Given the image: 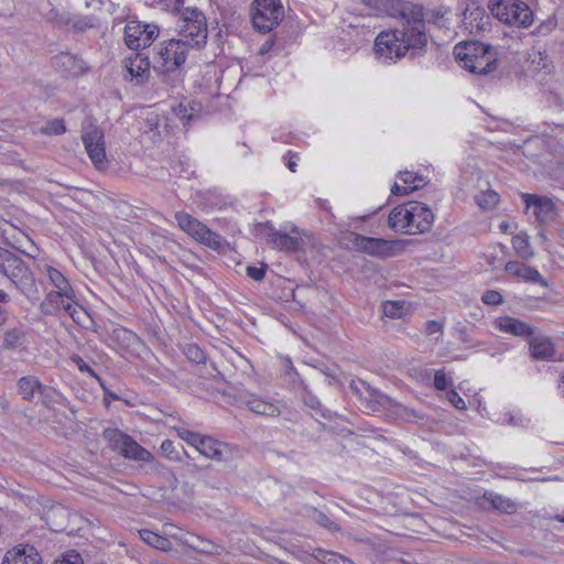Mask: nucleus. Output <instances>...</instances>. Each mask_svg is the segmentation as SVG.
<instances>
[{"instance_id": "7", "label": "nucleus", "mask_w": 564, "mask_h": 564, "mask_svg": "<svg viewBox=\"0 0 564 564\" xmlns=\"http://www.w3.org/2000/svg\"><path fill=\"white\" fill-rule=\"evenodd\" d=\"M196 449L203 456L223 463L234 460L239 454V448L237 446L207 435H203Z\"/></svg>"}, {"instance_id": "19", "label": "nucleus", "mask_w": 564, "mask_h": 564, "mask_svg": "<svg viewBox=\"0 0 564 564\" xmlns=\"http://www.w3.org/2000/svg\"><path fill=\"white\" fill-rule=\"evenodd\" d=\"M530 352L535 360H553L556 349L550 337H533L529 340Z\"/></svg>"}, {"instance_id": "44", "label": "nucleus", "mask_w": 564, "mask_h": 564, "mask_svg": "<svg viewBox=\"0 0 564 564\" xmlns=\"http://www.w3.org/2000/svg\"><path fill=\"white\" fill-rule=\"evenodd\" d=\"M395 413L403 420L416 422L424 419V415L414 409H409L401 404H395Z\"/></svg>"}, {"instance_id": "15", "label": "nucleus", "mask_w": 564, "mask_h": 564, "mask_svg": "<svg viewBox=\"0 0 564 564\" xmlns=\"http://www.w3.org/2000/svg\"><path fill=\"white\" fill-rule=\"evenodd\" d=\"M1 564H42V557L32 545H18L8 551Z\"/></svg>"}, {"instance_id": "12", "label": "nucleus", "mask_w": 564, "mask_h": 564, "mask_svg": "<svg viewBox=\"0 0 564 564\" xmlns=\"http://www.w3.org/2000/svg\"><path fill=\"white\" fill-rule=\"evenodd\" d=\"M527 209L533 208V215L541 225L549 224L555 219V205L551 198L535 194H522Z\"/></svg>"}, {"instance_id": "34", "label": "nucleus", "mask_w": 564, "mask_h": 564, "mask_svg": "<svg viewBox=\"0 0 564 564\" xmlns=\"http://www.w3.org/2000/svg\"><path fill=\"white\" fill-rule=\"evenodd\" d=\"M197 241L216 251L224 250L228 245L224 237L212 231L208 227L206 228V232H204L202 238H199Z\"/></svg>"}, {"instance_id": "18", "label": "nucleus", "mask_w": 564, "mask_h": 564, "mask_svg": "<svg viewBox=\"0 0 564 564\" xmlns=\"http://www.w3.org/2000/svg\"><path fill=\"white\" fill-rule=\"evenodd\" d=\"M505 270L510 275L521 278L525 282L539 283L543 286H546L547 283L545 279L540 274V272L529 265H525L518 261H509L506 263Z\"/></svg>"}, {"instance_id": "32", "label": "nucleus", "mask_w": 564, "mask_h": 564, "mask_svg": "<svg viewBox=\"0 0 564 564\" xmlns=\"http://www.w3.org/2000/svg\"><path fill=\"white\" fill-rule=\"evenodd\" d=\"M161 451L170 460L181 462L183 455L186 456L187 458H191V456L186 453V451L181 444H176L171 440H165L162 442Z\"/></svg>"}, {"instance_id": "37", "label": "nucleus", "mask_w": 564, "mask_h": 564, "mask_svg": "<svg viewBox=\"0 0 564 564\" xmlns=\"http://www.w3.org/2000/svg\"><path fill=\"white\" fill-rule=\"evenodd\" d=\"M477 205L482 209H491L499 202V195L492 189L480 192L476 197Z\"/></svg>"}, {"instance_id": "64", "label": "nucleus", "mask_w": 564, "mask_h": 564, "mask_svg": "<svg viewBox=\"0 0 564 564\" xmlns=\"http://www.w3.org/2000/svg\"><path fill=\"white\" fill-rule=\"evenodd\" d=\"M420 188V185H413V186H400L399 184L394 183V185L391 188V193L393 195H406L410 192H413L415 189Z\"/></svg>"}, {"instance_id": "8", "label": "nucleus", "mask_w": 564, "mask_h": 564, "mask_svg": "<svg viewBox=\"0 0 564 564\" xmlns=\"http://www.w3.org/2000/svg\"><path fill=\"white\" fill-rule=\"evenodd\" d=\"M347 240L352 249L372 257L384 258L392 254L393 242L382 238L366 237L357 232H350Z\"/></svg>"}, {"instance_id": "21", "label": "nucleus", "mask_w": 564, "mask_h": 564, "mask_svg": "<svg viewBox=\"0 0 564 564\" xmlns=\"http://www.w3.org/2000/svg\"><path fill=\"white\" fill-rule=\"evenodd\" d=\"M411 213L409 208V202L402 205L395 206L389 214L388 224L391 229L397 232L408 235L411 224Z\"/></svg>"}, {"instance_id": "40", "label": "nucleus", "mask_w": 564, "mask_h": 564, "mask_svg": "<svg viewBox=\"0 0 564 564\" xmlns=\"http://www.w3.org/2000/svg\"><path fill=\"white\" fill-rule=\"evenodd\" d=\"M474 64L478 66L477 68H475V72H473L474 74H488L496 69L497 66L494 56L489 55L476 56Z\"/></svg>"}, {"instance_id": "33", "label": "nucleus", "mask_w": 564, "mask_h": 564, "mask_svg": "<svg viewBox=\"0 0 564 564\" xmlns=\"http://www.w3.org/2000/svg\"><path fill=\"white\" fill-rule=\"evenodd\" d=\"M512 247L518 256L522 259L527 260L534 256V252L529 243V236L524 232L513 236Z\"/></svg>"}, {"instance_id": "27", "label": "nucleus", "mask_w": 564, "mask_h": 564, "mask_svg": "<svg viewBox=\"0 0 564 564\" xmlns=\"http://www.w3.org/2000/svg\"><path fill=\"white\" fill-rule=\"evenodd\" d=\"M463 14V21L465 24H469L470 32H473L474 29H476L477 32L486 31L490 25V17L480 8H475L471 11L466 9Z\"/></svg>"}, {"instance_id": "36", "label": "nucleus", "mask_w": 564, "mask_h": 564, "mask_svg": "<svg viewBox=\"0 0 564 564\" xmlns=\"http://www.w3.org/2000/svg\"><path fill=\"white\" fill-rule=\"evenodd\" d=\"M451 12L449 8L441 6L427 12V21L438 28H447L448 19L446 15Z\"/></svg>"}, {"instance_id": "28", "label": "nucleus", "mask_w": 564, "mask_h": 564, "mask_svg": "<svg viewBox=\"0 0 564 564\" xmlns=\"http://www.w3.org/2000/svg\"><path fill=\"white\" fill-rule=\"evenodd\" d=\"M482 499L488 501L492 509L500 512L511 514L517 511V503L513 500L492 491H486Z\"/></svg>"}, {"instance_id": "23", "label": "nucleus", "mask_w": 564, "mask_h": 564, "mask_svg": "<svg viewBox=\"0 0 564 564\" xmlns=\"http://www.w3.org/2000/svg\"><path fill=\"white\" fill-rule=\"evenodd\" d=\"M47 276L52 284L57 289L55 293H50V297H74V290L64 274L53 267H47Z\"/></svg>"}, {"instance_id": "30", "label": "nucleus", "mask_w": 564, "mask_h": 564, "mask_svg": "<svg viewBox=\"0 0 564 564\" xmlns=\"http://www.w3.org/2000/svg\"><path fill=\"white\" fill-rule=\"evenodd\" d=\"M139 535L142 541L156 550L165 552L172 550V543L167 538L162 536L151 530H140Z\"/></svg>"}, {"instance_id": "54", "label": "nucleus", "mask_w": 564, "mask_h": 564, "mask_svg": "<svg viewBox=\"0 0 564 564\" xmlns=\"http://www.w3.org/2000/svg\"><path fill=\"white\" fill-rule=\"evenodd\" d=\"M481 300L485 304H488V305H499L503 301L502 295L498 291H494V290L486 291L482 294Z\"/></svg>"}, {"instance_id": "6", "label": "nucleus", "mask_w": 564, "mask_h": 564, "mask_svg": "<svg viewBox=\"0 0 564 564\" xmlns=\"http://www.w3.org/2000/svg\"><path fill=\"white\" fill-rule=\"evenodd\" d=\"M0 273L11 280V282L26 295L35 291V280L29 265L17 254L13 256Z\"/></svg>"}, {"instance_id": "38", "label": "nucleus", "mask_w": 564, "mask_h": 564, "mask_svg": "<svg viewBox=\"0 0 564 564\" xmlns=\"http://www.w3.org/2000/svg\"><path fill=\"white\" fill-rule=\"evenodd\" d=\"M65 132V121L61 118L50 120L40 128V133L44 135H61Z\"/></svg>"}, {"instance_id": "49", "label": "nucleus", "mask_w": 564, "mask_h": 564, "mask_svg": "<svg viewBox=\"0 0 564 564\" xmlns=\"http://www.w3.org/2000/svg\"><path fill=\"white\" fill-rule=\"evenodd\" d=\"M402 304L400 302L387 301L383 304V314L391 318H398L401 316Z\"/></svg>"}, {"instance_id": "55", "label": "nucleus", "mask_w": 564, "mask_h": 564, "mask_svg": "<svg viewBox=\"0 0 564 564\" xmlns=\"http://www.w3.org/2000/svg\"><path fill=\"white\" fill-rule=\"evenodd\" d=\"M72 360L73 362L77 366L78 370L80 372H87L89 373L93 378H96L97 380H100V378L98 377V375L93 370V368L87 365L84 359L78 356V355H74L72 357Z\"/></svg>"}, {"instance_id": "61", "label": "nucleus", "mask_w": 564, "mask_h": 564, "mask_svg": "<svg viewBox=\"0 0 564 564\" xmlns=\"http://www.w3.org/2000/svg\"><path fill=\"white\" fill-rule=\"evenodd\" d=\"M442 332H443L442 323H440L437 321H427L426 322V324H425V334L427 336H432L433 334L442 333Z\"/></svg>"}, {"instance_id": "4", "label": "nucleus", "mask_w": 564, "mask_h": 564, "mask_svg": "<svg viewBox=\"0 0 564 564\" xmlns=\"http://www.w3.org/2000/svg\"><path fill=\"white\" fill-rule=\"evenodd\" d=\"M178 26L181 39L185 41V45L193 47L205 44L207 39V23L202 11L193 8L183 9Z\"/></svg>"}, {"instance_id": "60", "label": "nucleus", "mask_w": 564, "mask_h": 564, "mask_svg": "<svg viewBox=\"0 0 564 564\" xmlns=\"http://www.w3.org/2000/svg\"><path fill=\"white\" fill-rule=\"evenodd\" d=\"M69 25H72V28H73L74 30L79 31V32H83V31H85L86 29L91 28V26H93V23H91L90 19H88V18H78V19H76V20H74V19L72 18V22H70V24H69Z\"/></svg>"}, {"instance_id": "56", "label": "nucleus", "mask_w": 564, "mask_h": 564, "mask_svg": "<svg viewBox=\"0 0 564 564\" xmlns=\"http://www.w3.org/2000/svg\"><path fill=\"white\" fill-rule=\"evenodd\" d=\"M207 468H209V466L207 467H202L195 463H192V462H186L184 465H183V470L186 475L188 476H192V477H199Z\"/></svg>"}, {"instance_id": "22", "label": "nucleus", "mask_w": 564, "mask_h": 564, "mask_svg": "<svg viewBox=\"0 0 564 564\" xmlns=\"http://www.w3.org/2000/svg\"><path fill=\"white\" fill-rule=\"evenodd\" d=\"M177 226L196 241L206 232L207 226L185 212L175 213Z\"/></svg>"}, {"instance_id": "26", "label": "nucleus", "mask_w": 564, "mask_h": 564, "mask_svg": "<svg viewBox=\"0 0 564 564\" xmlns=\"http://www.w3.org/2000/svg\"><path fill=\"white\" fill-rule=\"evenodd\" d=\"M124 458L135 462H151L154 459L153 455L138 444L131 436L123 443V447L119 452Z\"/></svg>"}, {"instance_id": "41", "label": "nucleus", "mask_w": 564, "mask_h": 564, "mask_svg": "<svg viewBox=\"0 0 564 564\" xmlns=\"http://www.w3.org/2000/svg\"><path fill=\"white\" fill-rule=\"evenodd\" d=\"M312 518L313 520L319 524L321 527L327 529L330 532H338L340 531L339 524L332 521L323 511H319L317 509H313L312 511Z\"/></svg>"}, {"instance_id": "3", "label": "nucleus", "mask_w": 564, "mask_h": 564, "mask_svg": "<svg viewBox=\"0 0 564 564\" xmlns=\"http://www.w3.org/2000/svg\"><path fill=\"white\" fill-rule=\"evenodd\" d=\"M284 9L281 0H253L251 4V20L253 28L268 33L283 20Z\"/></svg>"}, {"instance_id": "58", "label": "nucleus", "mask_w": 564, "mask_h": 564, "mask_svg": "<svg viewBox=\"0 0 564 564\" xmlns=\"http://www.w3.org/2000/svg\"><path fill=\"white\" fill-rule=\"evenodd\" d=\"M176 117L184 120L185 122H191L194 119V115L188 111L186 105L180 104L173 109Z\"/></svg>"}, {"instance_id": "63", "label": "nucleus", "mask_w": 564, "mask_h": 564, "mask_svg": "<svg viewBox=\"0 0 564 564\" xmlns=\"http://www.w3.org/2000/svg\"><path fill=\"white\" fill-rule=\"evenodd\" d=\"M204 538L195 534H189L186 539L183 540V543L188 546L189 549L197 552L198 545H200V542Z\"/></svg>"}, {"instance_id": "39", "label": "nucleus", "mask_w": 564, "mask_h": 564, "mask_svg": "<svg viewBox=\"0 0 564 564\" xmlns=\"http://www.w3.org/2000/svg\"><path fill=\"white\" fill-rule=\"evenodd\" d=\"M24 341V333L20 328H12L4 334L3 347L15 349Z\"/></svg>"}, {"instance_id": "48", "label": "nucleus", "mask_w": 564, "mask_h": 564, "mask_svg": "<svg viewBox=\"0 0 564 564\" xmlns=\"http://www.w3.org/2000/svg\"><path fill=\"white\" fill-rule=\"evenodd\" d=\"M197 552H200L204 554H209V555H214V554L219 555L224 552V547L207 540V539H203L200 542V545H198Z\"/></svg>"}, {"instance_id": "1", "label": "nucleus", "mask_w": 564, "mask_h": 564, "mask_svg": "<svg viewBox=\"0 0 564 564\" xmlns=\"http://www.w3.org/2000/svg\"><path fill=\"white\" fill-rule=\"evenodd\" d=\"M392 2H397L400 6L403 23L402 28L397 30L405 54L410 51L412 56L423 53L427 45V35L422 7L404 6L401 0H392Z\"/></svg>"}, {"instance_id": "16", "label": "nucleus", "mask_w": 564, "mask_h": 564, "mask_svg": "<svg viewBox=\"0 0 564 564\" xmlns=\"http://www.w3.org/2000/svg\"><path fill=\"white\" fill-rule=\"evenodd\" d=\"M55 66L65 77H77L83 75L87 67L86 63L76 55L62 52L54 57Z\"/></svg>"}, {"instance_id": "20", "label": "nucleus", "mask_w": 564, "mask_h": 564, "mask_svg": "<svg viewBox=\"0 0 564 564\" xmlns=\"http://www.w3.org/2000/svg\"><path fill=\"white\" fill-rule=\"evenodd\" d=\"M497 325L501 332L513 336L530 337L535 333L532 326L511 316L499 317L497 319Z\"/></svg>"}, {"instance_id": "57", "label": "nucleus", "mask_w": 564, "mask_h": 564, "mask_svg": "<svg viewBox=\"0 0 564 564\" xmlns=\"http://www.w3.org/2000/svg\"><path fill=\"white\" fill-rule=\"evenodd\" d=\"M267 265L262 264L261 267H247V275L254 281H262L265 276Z\"/></svg>"}, {"instance_id": "11", "label": "nucleus", "mask_w": 564, "mask_h": 564, "mask_svg": "<svg viewBox=\"0 0 564 564\" xmlns=\"http://www.w3.org/2000/svg\"><path fill=\"white\" fill-rule=\"evenodd\" d=\"M411 215L410 229L408 235L424 234L430 231L434 223V214L432 209L420 202H409Z\"/></svg>"}, {"instance_id": "35", "label": "nucleus", "mask_w": 564, "mask_h": 564, "mask_svg": "<svg viewBox=\"0 0 564 564\" xmlns=\"http://www.w3.org/2000/svg\"><path fill=\"white\" fill-rule=\"evenodd\" d=\"M102 436L108 442L109 446L117 452L121 451L123 443L130 437L128 434L117 429H106Z\"/></svg>"}, {"instance_id": "14", "label": "nucleus", "mask_w": 564, "mask_h": 564, "mask_svg": "<svg viewBox=\"0 0 564 564\" xmlns=\"http://www.w3.org/2000/svg\"><path fill=\"white\" fill-rule=\"evenodd\" d=\"M149 57L142 53H133L123 59L124 78L135 84L144 83L150 75Z\"/></svg>"}, {"instance_id": "53", "label": "nucleus", "mask_w": 564, "mask_h": 564, "mask_svg": "<svg viewBox=\"0 0 564 564\" xmlns=\"http://www.w3.org/2000/svg\"><path fill=\"white\" fill-rule=\"evenodd\" d=\"M143 47L150 46L159 35V28L155 24H144Z\"/></svg>"}, {"instance_id": "13", "label": "nucleus", "mask_w": 564, "mask_h": 564, "mask_svg": "<svg viewBox=\"0 0 564 564\" xmlns=\"http://www.w3.org/2000/svg\"><path fill=\"white\" fill-rule=\"evenodd\" d=\"M237 402L256 414L274 417L281 413L278 402L271 398H261L253 393H240Z\"/></svg>"}, {"instance_id": "51", "label": "nucleus", "mask_w": 564, "mask_h": 564, "mask_svg": "<svg viewBox=\"0 0 564 564\" xmlns=\"http://www.w3.org/2000/svg\"><path fill=\"white\" fill-rule=\"evenodd\" d=\"M161 8L169 12H178L182 14L184 0H159Z\"/></svg>"}, {"instance_id": "62", "label": "nucleus", "mask_w": 564, "mask_h": 564, "mask_svg": "<svg viewBox=\"0 0 564 564\" xmlns=\"http://www.w3.org/2000/svg\"><path fill=\"white\" fill-rule=\"evenodd\" d=\"M54 564H83V560L78 553H70Z\"/></svg>"}, {"instance_id": "5", "label": "nucleus", "mask_w": 564, "mask_h": 564, "mask_svg": "<svg viewBox=\"0 0 564 564\" xmlns=\"http://www.w3.org/2000/svg\"><path fill=\"white\" fill-rule=\"evenodd\" d=\"M187 45L183 39H171L162 42L154 56V68L172 72L182 66L187 56Z\"/></svg>"}, {"instance_id": "50", "label": "nucleus", "mask_w": 564, "mask_h": 564, "mask_svg": "<svg viewBox=\"0 0 564 564\" xmlns=\"http://www.w3.org/2000/svg\"><path fill=\"white\" fill-rule=\"evenodd\" d=\"M451 381L447 378L444 369H438L434 375V387L436 390L444 391L449 386Z\"/></svg>"}, {"instance_id": "47", "label": "nucleus", "mask_w": 564, "mask_h": 564, "mask_svg": "<svg viewBox=\"0 0 564 564\" xmlns=\"http://www.w3.org/2000/svg\"><path fill=\"white\" fill-rule=\"evenodd\" d=\"M185 355L191 361L196 364H204L206 360L205 352L196 345H187Z\"/></svg>"}, {"instance_id": "43", "label": "nucleus", "mask_w": 564, "mask_h": 564, "mask_svg": "<svg viewBox=\"0 0 564 564\" xmlns=\"http://www.w3.org/2000/svg\"><path fill=\"white\" fill-rule=\"evenodd\" d=\"M463 50L468 51V53L473 54L474 57H476V56H484V55L494 56L492 47L490 45H485V44L479 43V42L466 43L463 46Z\"/></svg>"}, {"instance_id": "52", "label": "nucleus", "mask_w": 564, "mask_h": 564, "mask_svg": "<svg viewBox=\"0 0 564 564\" xmlns=\"http://www.w3.org/2000/svg\"><path fill=\"white\" fill-rule=\"evenodd\" d=\"M400 176H401V180L402 182L406 185V186H413V185H420V187L424 184V178L420 175H416L412 172H402L400 173Z\"/></svg>"}, {"instance_id": "59", "label": "nucleus", "mask_w": 564, "mask_h": 564, "mask_svg": "<svg viewBox=\"0 0 564 564\" xmlns=\"http://www.w3.org/2000/svg\"><path fill=\"white\" fill-rule=\"evenodd\" d=\"M447 400L458 410H464L466 408L464 399L455 390H449L447 392Z\"/></svg>"}, {"instance_id": "9", "label": "nucleus", "mask_w": 564, "mask_h": 564, "mask_svg": "<svg viewBox=\"0 0 564 564\" xmlns=\"http://www.w3.org/2000/svg\"><path fill=\"white\" fill-rule=\"evenodd\" d=\"M398 30L380 32L375 40V53L383 61H397L405 55Z\"/></svg>"}, {"instance_id": "2", "label": "nucleus", "mask_w": 564, "mask_h": 564, "mask_svg": "<svg viewBox=\"0 0 564 564\" xmlns=\"http://www.w3.org/2000/svg\"><path fill=\"white\" fill-rule=\"evenodd\" d=\"M491 13L508 25L527 28L533 22V11L521 0H492Z\"/></svg>"}, {"instance_id": "42", "label": "nucleus", "mask_w": 564, "mask_h": 564, "mask_svg": "<svg viewBox=\"0 0 564 564\" xmlns=\"http://www.w3.org/2000/svg\"><path fill=\"white\" fill-rule=\"evenodd\" d=\"M455 55L456 58L462 63V66L465 69H468L470 73L475 72L476 64H474L475 57L473 54L468 53V51L463 50V46H455Z\"/></svg>"}, {"instance_id": "24", "label": "nucleus", "mask_w": 564, "mask_h": 564, "mask_svg": "<svg viewBox=\"0 0 564 564\" xmlns=\"http://www.w3.org/2000/svg\"><path fill=\"white\" fill-rule=\"evenodd\" d=\"M147 29L140 21H130L124 26V43L133 51L143 47V35Z\"/></svg>"}, {"instance_id": "10", "label": "nucleus", "mask_w": 564, "mask_h": 564, "mask_svg": "<svg viewBox=\"0 0 564 564\" xmlns=\"http://www.w3.org/2000/svg\"><path fill=\"white\" fill-rule=\"evenodd\" d=\"M82 139L93 164L98 170H101L105 166L106 161L102 130L96 126H89L84 129Z\"/></svg>"}, {"instance_id": "25", "label": "nucleus", "mask_w": 564, "mask_h": 564, "mask_svg": "<svg viewBox=\"0 0 564 564\" xmlns=\"http://www.w3.org/2000/svg\"><path fill=\"white\" fill-rule=\"evenodd\" d=\"M268 241L279 250L297 251L302 248L303 240L285 232L272 231Z\"/></svg>"}, {"instance_id": "29", "label": "nucleus", "mask_w": 564, "mask_h": 564, "mask_svg": "<svg viewBox=\"0 0 564 564\" xmlns=\"http://www.w3.org/2000/svg\"><path fill=\"white\" fill-rule=\"evenodd\" d=\"M361 384L366 388V392L368 393L365 399L368 401V408L371 411H379L380 408H390L392 406L393 401L386 394L380 391L371 388L366 382H361Z\"/></svg>"}, {"instance_id": "31", "label": "nucleus", "mask_w": 564, "mask_h": 564, "mask_svg": "<svg viewBox=\"0 0 564 564\" xmlns=\"http://www.w3.org/2000/svg\"><path fill=\"white\" fill-rule=\"evenodd\" d=\"M313 557L322 564H356L350 558L324 549H315Z\"/></svg>"}, {"instance_id": "17", "label": "nucleus", "mask_w": 564, "mask_h": 564, "mask_svg": "<svg viewBox=\"0 0 564 564\" xmlns=\"http://www.w3.org/2000/svg\"><path fill=\"white\" fill-rule=\"evenodd\" d=\"M18 390L22 398L26 401H31L34 398L35 392L48 398L54 392L51 387L44 386L34 376H25L18 380Z\"/></svg>"}, {"instance_id": "45", "label": "nucleus", "mask_w": 564, "mask_h": 564, "mask_svg": "<svg viewBox=\"0 0 564 564\" xmlns=\"http://www.w3.org/2000/svg\"><path fill=\"white\" fill-rule=\"evenodd\" d=\"M46 19L50 22L56 23L58 25H69L72 22V18L66 12H59L58 10L51 9L46 14Z\"/></svg>"}, {"instance_id": "46", "label": "nucleus", "mask_w": 564, "mask_h": 564, "mask_svg": "<svg viewBox=\"0 0 564 564\" xmlns=\"http://www.w3.org/2000/svg\"><path fill=\"white\" fill-rule=\"evenodd\" d=\"M176 432L181 440L185 441L187 444H189L191 446H193L195 448L197 447L198 442L203 437L202 434L192 432V431L183 429V427L177 429Z\"/></svg>"}]
</instances>
